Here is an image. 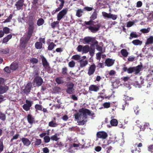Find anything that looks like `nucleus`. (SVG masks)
Instances as JSON below:
<instances>
[{"label": "nucleus", "mask_w": 153, "mask_h": 153, "mask_svg": "<svg viewBox=\"0 0 153 153\" xmlns=\"http://www.w3.org/2000/svg\"><path fill=\"white\" fill-rule=\"evenodd\" d=\"M97 13L95 11L90 17V20L88 21H85L84 26L88 28L91 32L95 33L98 31L101 27L100 24L94 25V22L93 20L97 18Z\"/></svg>", "instance_id": "f257e3e1"}, {"label": "nucleus", "mask_w": 153, "mask_h": 153, "mask_svg": "<svg viewBox=\"0 0 153 153\" xmlns=\"http://www.w3.org/2000/svg\"><path fill=\"white\" fill-rule=\"evenodd\" d=\"M84 108H82L79 110V112L76 113L74 115L75 119L77 120V123L79 125H83L86 122L85 120L87 119V117L84 114Z\"/></svg>", "instance_id": "f03ea898"}, {"label": "nucleus", "mask_w": 153, "mask_h": 153, "mask_svg": "<svg viewBox=\"0 0 153 153\" xmlns=\"http://www.w3.org/2000/svg\"><path fill=\"white\" fill-rule=\"evenodd\" d=\"M143 66L142 65H138L137 66L130 67L128 68L124 65V67L122 69V71L123 72H127L128 74H131L134 72V74L136 75L140 72Z\"/></svg>", "instance_id": "7ed1b4c3"}, {"label": "nucleus", "mask_w": 153, "mask_h": 153, "mask_svg": "<svg viewBox=\"0 0 153 153\" xmlns=\"http://www.w3.org/2000/svg\"><path fill=\"white\" fill-rule=\"evenodd\" d=\"M34 20L33 16H30L28 20V27L27 28L28 31L27 34L32 36L35 29Z\"/></svg>", "instance_id": "20e7f679"}, {"label": "nucleus", "mask_w": 153, "mask_h": 153, "mask_svg": "<svg viewBox=\"0 0 153 153\" xmlns=\"http://www.w3.org/2000/svg\"><path fill=\"white\" fill-rule=\"evenodd\" d=\"M32 36L27 34L25 36L21 38L20 40V46L23 49H25L26 47L27 44Z\"/></svg>", "instance_id": "39448f33"}, {"label": "nucleus", "mask_w": 153, "mask_h": 153, "mask_svg": "<svg viewBox=\"0 0 153 153\" xmlns=\"http://www.w3.org/2000/svg\"><path fill=\"white\" fill-rule=\"evenodd\" d=\"M5 80L3 78L0 77V94H2L6 93L8 90V86L4 85L2 86V85L4 84Z\"/></svg>", "instance_id": "423d86ee"}, {"label": "nucleus", "mask_w": 153, "mask_h": 153, "mask_svg": "<svg viewBox=\"0 0 153 153\" xmlns=\"http://www.w3.org/2000/svg\"><path fill=\"white\" fill-rule=\"evenodd\" d=\"M84 42L86 44H89L90 42L92 44H91V46H94L96 44H97L98 43V42L93 37L90 36H86L83 39Z\"/></svg>", "instance_id": "0eeeda50"}, {"label": "nucleus", "mask_w": 153, "mask_h": 153, "mask_svg": "<svg viewBox=\"0 0 153 153\" xmlns=\"http://www.w3.org/2000/svg\"><path fill=\"white\" fill-rule=\"evenodd\" d=\"M42 65L45 70L49 72L51 71V68L49 63L48 62L46 58L43 56L41 57Z\"/></svg>", "instance_id": "6e6552de"}, {"label": "nucleus", "mask_w": 153, "mask_h": 153, "mask_svg": "<svg viewBox=\"0 0 153 153\" xmlns=\"http://www.w3.org/2000/svg\"><path fill=\"white\" fill-rule=\"evenodd\" d=\"M66 86V93L69 94H73L75 90L74 88V84L72 82H70L67 84Z\"/></svg>", "instance_id": "1a4fd4ad"}, {"label": "nucleus", "mask_w": 153, "mask_h": 153, "mask_svg": "<svg viewBox=\"0 0 153 153\" xmlns=\"http://www.w3.org/2000/svg\"><path fill=\"white\" fill-rule=\"evenodd\" d=\"M39 42H36L35 44V47L37 49H40L42 48V44L45 43V39L40 37L39 38Z\"/></svg>", "instance_id": "9d476101"}, {"label": "nucleus", "mask_w": 153, "mask_h": 153, "mask_svg": "<svg viewBox=\"0 0 153 153\" xmlns=\"http://www.w3.org/2000/svg\"><path fill=\"white\" fill-rule=\"evenodd\" d=\"M68 9L67 8L63 9L57 15V20L60 21L67 13Z\"/></svg>", "instance_id": "9b49d317"}, {"label": "nucleus", "mask_w": 153, "mask_h": 153, "mask_svg": "<svg viewBox=\"0 0 153 153\" xmlns=\"http://www.w3.org/2000/svg\"><path fill=\"white\" fill-rule=\"evenodd\" d=\"M26 104H24L22 106L23 109L26 111L30 110V107H31L33 104V101L28 100H26Z\"/></svg>", "instance_id": "f8f14e48"}, {"label": "nucleus", "mask_w": 153, "mask_h": 153, "mask_svg": "<svg viewBox=\"0 0 153 153\" xmlns=\"http://www.w3.org/2000/svg\"><path fill=\"white\" fill-rule=\"evenodd\" d=\"M96 136L98 138L105 139L107 137L108 135L105 132L101 131L97 132Z\"/></svg>", "instance_id": "ddd939ff"}, {"label": "nucleus", "mask_w": 153, "mask_h": 153, "mask_svg": "<svg viewBox=\"0 0 153 153\" xmlns=\"http://www.w3.org/2000/svg\"><path fill=\"white\" fill-rule=\"evenodd\" d=\"M32 87V84L31 82L27 83L25 89L23 90L24 93L27 95L30 92V90Z\"/></svg>", "instance_id": "4468645a"}, {"label": "nucleus", "mask_w": 153, "mask_h": 153, "mask_svg": "<svg viewBox=\"0 0 153 153\" xmlns=\"http://www.w3.org/2000/svg\"><path fill=\"white\" fill-rule=\"evenodd\" d=\"M24 0H18L16 2L15 4L16 7V9L18 10L23 9V7L24 4Z\"/></svg>", "instance_id": "2eb2a0df"}, {"label": "nucleus", "mask_w": 153, "mask_h": 153, "mask_svg": "<svg viewBox=\"0 0 153 153\" xmlns=\"http://www.w3.org/2000/svg\"><path fill=\"white\" fill-rule=\"evenodd\" d=\"M33 82L36 83L37 86H39L42 84L43 83V80L41 77L37 76L34 78Z\"/></svg>", "instance_id": "dca6fc26"}, {"label": "nucleus", "mask_w": 153, "mask_h": 153, "mask_svg": "<svg viewBox=\"0 0 153 153\" xmlns=\"http://www.w3.org/2000/svg\"><path fill=\"white\" fill-rule=\"evenodd\" d=\"M96 69V66L94 64L91 65L88 68V74L89 76L93 74L95 71Z\"/></svg>", "instance_id": "f3484780"}, {"label": "nucleus", "mask_w": 153, "mask_h": 153, "mask_svg": "<svg viewBox=\"0 0 153 153\" xmlns=\"http://www.w3.org/2000/svg\"><path fill=\"white\" fill-rule=\"evenodd\" d=\"M27 119L28 123L31 125L35 123V118L30 114L27 115Z\"/></svg>", "instance_id": "a211bd4d"}, {"label": "nucleus", "mask_w": 153, "mask_h": 153, "mask_svg": "<svg viewBox=\"0 0 153 153\" xmlns=\"http://www.w3.org/2000/svg\"><path fill=\"white\" fill-rule=\"evenodd\" d=\"M100 86L96 85H91L89 87V90L90 91L97 92L100 89Z\"/></svg>", "instance_id": "6ab92c4d"}, {"label": "nucleus", "mask_w": 153, "mask_h": 153, "mask_svg": "<svg viewBox=\"0 0 153 153\" xmlns=\"http://www.w3.org/2000/svg\"><path fill=\"white\" fill-rule=\"evenodd\" d=\"M24 145L28 146L30 144L31 142L27 138L22 137L21 139Z\"/></svg>", "instance_id": "aec40b11"}, {"label": "nucleus", "mask_w": 153, "mask_h": 153, "mask_svg": "<svg viewBox=\"0 0 153 153\" xmlns=\"http://www.w3.org/2000/svg\"><path fill=\"white\" fill-rule=\"evenodd\" d=\"M50 20H52V22L51 24V26L53 29L55 28L59 27V21H56L53 22V19H51Z\"/></svg>", "instance_id": "412c9836"}, {"label": "nucleus", "mask_w": 153, "mask_h": 153, "mask_svg": "<svg viewBox=\"0 0 153 153\" xmlns=\"http://www.w3.org/2000/svg\"><path fill=\"white\" fill-rule=\"evenodd\" d=\"M114 61L111 59L108 58L105 60V63L107 66L110 67L114 64Z\"/></svg>", "instance_id": "4be33fe9"}, {"label": "nucleus", "mask_w": 153, "mask_h": 153, "mask_svg": "<svg viewBox=\"0 0 153 153\" xmlns=\"http://www.w3.org/2000/svg\"><path fill=\"white\" fill-rule=\"evenodd\" d=\"M79 62L80 63V67L81 68H83L85 67L88 63L87 60H84L82 59L80 60Z\"/></svg>", "instance_id": "5701e85b"}, {"label": "nucleus", "mask_w": 153, "mask_h": 153, "mask_svg": "<svg viewBox=\"0 0 153 153\" xmlns=\"http://www.w3.org/2000/svg\"><path fill=\"white\" fill-rule=\"evenodd\" d=\"M59 133H55L51 137V140L53 141H57L60 139V137H59Z\"/></svg>", "instance_id": "b1692460"}, {"label": "nucleus", "mask_w": 153, "mask_h": 153, "mask_svg": "<svg viewBox=\"0 0 153 153\" xmlns=\"http://www.w3.org/2000/svg\"><path fill=\"white\" fill-rule=\"evenodd\" d=\"M153 43V36H150L147 39L145 46L152 45Z\"/></svg>", "instance_id": "393cba45"}, {"label": "nucleus", "mask_w": 153, "mask_h": 153, "mask_svg": "<svg viewBox=\"0 0 153 153\" xmlns=\"http://www.w3.org/2000/svg\"><path fill=\"white\" fill-rule=\"evenodd\" d=\"M85 111L84 112V114H85L87 116V115L91 116H92L94 115V113L92 112L89 109L84 108Z\"/></svg>", "instance_id": "a878e982"}, {"label": "nucleus", "mask_w": 153, "mask_h": 153, "mask_svg": "<svg viewBox=\"0 0 153 153\" xmlns=\"http://www.w3.org/2000/svg\"><path fill=\"white\" fill-rule=\"evenodd\" d=\"M12 36L10 34L7 35L6 37L4 38L2 40L3 43H6L12 38Z\"/></svg>", "instance_id": "bb28decb"}, {"label": "nucleus", "mask_w": 153, "mask_h": 153, "mask_svg": "<svg viewBox=\"0 0 153 153\" xmlns=\"http://www.w3.org/2000/svg\"><path fill=\"white\" fill-rule=\"evenodd\" d=\"M55 81L58 84H63L65 82L62 79V77H59L56 78Z\"/></svg>", "instance_id": "cd10ccee"}, {"label": "nucleus", "mask_w": 153, "mask_h": 153, "mask_svg": "<svg viewBox=\"0 0 153 153\" xmlns=\"http://www.w3.org/2000/svg\"><path fill=\"white\" fill-rule=\"evenodd\" d=\"M90 49V47L88 45L83 46L82 52L83 53H87L89 51Z\"/></svg>", "instance_id": "c85d7f7f"}, {"label": "nucleus", "mask_w": 153, "mask_h": 153, "mask_svg": "<svg viewBox=\"0 0 153 153\" xmlns=\"http://www.w3.org/2000/svg\"><path fill=\"white\" fill-rule=\"evenodd\" d=\"M120 53L124 57H127L128 54V52L126 49H123L120 51Z\"/></svg>", "instance_id": "c756f323"}, {"label": "nucleus", "mask_w": 153, "mask_h": 153, "mask_svg": "<svg viewBox=\"0 0 153 153\" xmlns=\"http://www.w3.org/2000/svg\"><path fill=\"white\" fill-rule=\"evenodd\" d=\"M9 51L10 50L8 48L5 49H1L0 50V53L1 54H7L9 53Z\"/></svg>", "instance_id": "7c9ffc66"}, {"label": "nucleus", "mask_w": 153, "mask_h": 153, "mask_svg": "<svg viewBox=\"0 0 153 153\" xmlns=\"http://www.w3.org/2000/svg\"><path fill=\"white\" fill-rule=\"evenodd\" d=\"M58 125V124L56 121H51L49 122L48 123V126L50 127H55L57 126Z\"/></svg>", "instance_id": "2f4dec72"}, {"label": "nucleus", "mask_w": 153, "mask_h": 153, "mask_svg": "<svg viewBox=\"0 0 153 153\" xmlns=\"http://www.w3.org/2000/svg\"><path fill=\"white\" fill-rule=\"evenodd\" d=\"M132 43L134 45H141L142 42V41H141L139 39H135L133 40L132 42Z\"/></svg>", "instance_id": "473e14b6"}, {"label": "nucleus", "mask_w": 153, "mask_h": 153, "mask_svg": "<svg viewBox=\"0 0 153 153\" xmlns=\"http://www.w3.org/2000/svg\"><path fill=\"white\" fill-rule=\"evenodd\" d=\"M45 22L43 19L42 18L39 19L37 21V25L38 26L42 25Z\"/></svg>", "instance_id": "72a5a7b5"}, {"label": "nucleus", "mask_w": 153, "mask_h": 153, "mask_svg": "<svg viewBox=\"0 0 153 153\" xmlns=\"http://www.w3.org/2000/svg\"><path fill=\"white\" fill-rule=\"evenodd\" d=\"M150 27H148L147 28L142 29L140 30V31L143 33H147L150 31Z\"/></svg>", "instance_id": "f704fd0d"}, {"label": "nucleus", "mask_w": 153, "mask_h": 153, "mask_svg": "<svg viewBox=\"0 0 153 153\" xmlns=\"http://www.w3.org/2000/svg\"><path fill=\"white\" fill-rule=\"evenodd\" d=\"M56 46V45L53 42H51L49 45L48 49L49 51L53 50L54 47Z\"/></svg>", "instance_id": "c9c22d12"}, {"label": "nucleus", "mask_w": 153, "mask_h": 153, "mask_svg": "<svg viewBox=\"0 0 153 153\" xmlns=\"http://www.w3.org/2000/svg\"><path fill=\"white\" fill-rule=\"evenodd\" d=\"M110 123L113 126H116L118 124V121L116 119H113L110 121Z\"/></svg>", "instance_id": "e433bc0d"}, {"label": "nucleus", "mask_w": 153, "mask_h": 153, "mask_svg": "<svg viewBox=\"0 0 153 153\" xmlns=\"http://www.w3.org/2000/svg\"><path fill=\"white\" fill-rule=\"evenodd\" d=\"M83 13L82 10L81 9H78L76 11V16L78 17H80L82 16Z\"/></svg>", "instance_id": "4c0bfd02"}, {"label": "nucleus", "mask_w": 153, "mask_h": 153, "mask_svg": "<svg viewBox=\"0 0 153 153\" xmlns=\"http://www.w3.org/2000/svg\"><path fill=\"white\" fill-rule=\"evenodd\" d=\"M18 68V64L16 63H13L10 66V69L13 70H15L17 69Z\"/></svg>", "instance_id": "58836bf2"}, {"label": "nucleus", "mask_w": 153, "mask_h": 153, "mask_svg": "<svg viewBox=\"0 0 153 153\" xmlns=\"http://www.w3.org/2000/svg\"><path fill=\"white\" fill-rule=\"evenodd\" d=\"M42 143V140L40 139H36L34 142L35 146H38L40 145Z\"/></svg>", "instance_id": "ea45409f"}, {"label": "nucleus", "mask_w": 153, "mask_h": 153, "mask_svg": "<svg viewBox=\"0 0 153 153\" xmlns=\"http://www.w3.org/2000/svg\"><path fill=\"white\" fill-rule=\"evenodd\" d=\"M30 62L33 64L37 63L38 62V60L37 59L35 58H32L30 59Z\"/></svg>", "instance_id": "a19ab883"}, {"label": "nucleus", "mask_w": 153, "mask_h": 153, "mask_svg": "<svg viewBox=\"0 0 153 153\" xmlns=\"http://www.w3.org/2000/svg\"><path fill=\"white\" fill-rule=\"evenodd\" d=\"M138 36L137 34L134 33V32H132L130 34V37L129 38L130 39H131L132 38H137Z\"/></svg>", "instance_id": "79ce46f5"}, {"label": "nucleus", "mask_w": 153, "mask_h": 153, "mask_svg": "<svg viewBox=\"0 0 153 153\" xmlns=\"http://www.w3.org/2000/svg\"><path fill=\"white\" fill-rule=\"evenodd\" d=\"M3 31L4 34H8L9 33L10 29L7 27H5L3 28Z\"/></svg>", "instance_id": "37998d69"}, {"label": "nucleus", "mask_w": 153, "mask_h": 153, "mask_svg": "<svg viewBox=\"0 0 153 153\" xmlns=\"http://www.w3.org/2000/svg\"><path fill=\"white\" fill-rule=\"evenodd\" d=\"M4 145L3 141L1 139L0 140V153L3 151L4 149Z\"/></svg>", "instance_id": "c03bdc74"}, {"label": "nucleus", "mask_w": 153, "mask_h": 153, "mask_svg": "<svg viewBox=\"0 0 153 153\" xmlns=\"http://www.w3.org/2000/svg\"><path fill=\"white\" fill-rule=\"evenodd\" d=\"M35 108L36 110L42 111V106L41 105L37 104L35 105Z\"/></svg>", "instance_id": "a18cd8bd"}, {"label": "nucleus", "mask_w": 153, "mask_h": 153, "mask_svg": "<svg viewBox=\"0 0 153 153\" xmlns=\"http://www.w3.org/2000/svg\"><path fill=\"white\" fill-rule=\"evenodd\" d=\"M51 140V137L48 136H46L44 137V141L45 143H48Z\"/></svg>", "instance_id": "49530a36"}, {"label": "nucleus", "mask_w": 153, "mask_h": 153, "mask_svg": "<svg viewBox=\"0 0 153 153\" xmlns=\"http://www.w3.org/2000/svg\"><path fill=\"white\" fill-rule=\"evenodd\" d=\"M71 59L75 60H78L80 59V56L78 54L74 55L72 56Z\"/></svg>", "instance_id": "de8ad7c7"}, {"label": "nucleus", "mask_w": 153, "mask_h": 153, "mask_svg": "<svg viewBox=\"0 0 153 153\" xmlns=\"http://www.w3.org/2000/svg\"><path fill=\"white\" fill-rule=\"evenodd\" d=\"M0 119L3 121H5L6 120L5 115L4 114L1 112L0 113Z\"/></svg>", "instance_id": "09e8293b"}, {"label": "nucleus", "mask_w": 153, "mask_h": 153, "mask_svg": "<svg viewBox=\"0 0 153 153\" xmlns=\"http://www.w3.org/2000/svg\"><path fill=\"white\" fill-rule=\"evenodd\" d=\"M111 103L110 102H105L103 104V106L105 108H108L110 106Z\"/></svg>", "instance_id": "8fccbe9b"}, {"label": "nucleus", "mask_w": 153, "mask_h": 153, "mask_svg": "<svg viewBox=\"0 0 153 153\" xmlns=\"http://www.w3.org/2000/svg\"><path fill=\"white\" fill-rule=\"evenodd\" d=\"M102 14L103 16L105 17L108 18H109L110 17L111 13H108L105 12H102Z\"/></svg>", "instance_id": "3c124183"}, {"label": "nucleus", "mask_w": 153, "mask_h": 153, "mask_svg": "<svg viewBox=\"0 0 153 153\" xmlns=\"http://www.w3.org/2000/svg\"><path fill=\"white\" fill-rule=\"evenodd\" d=\"M75 63L74 61L72 60L68 63V65L71 68H73L74 67Z\"/></svg>", "instance_id": "603ef678"}, {"label": "nucleus", "mask_w": 153, "mask_h": 153, "mask_svg": "<svg viewBox=\"0 0 153 153\" xmlns=\"http://www.w3.org/2000/svg\"><path fill=\"white\" fill-rule=\"evenodd\" d=\"M13 16V15L12 14H10L9 16L8 17V18L5 19L4 22H10L11 20V19L12 17Z\"/></svg>", "instance_id": "864d4df0"}, {"label": "nucleus", "mask_w": 153, "mask_h": 153, "mask_svg": "<svg viewBox=\"0 0 153 153\" xmlns=\"http://www.w3.org/2000/svg\"><path fill=\"white\" fill-rule=\"evenodd\" d=\"M83 46L81 45H79L76 48L77 50L79 52H82Z\"/></svg>", "instance_id": "5fc2aeb1"}, {"label": "nucleus", "mask_w": 153, "mask_h": 153, "mask_svg": "<svg viewBox=\"0 0 153 153\" xmlns=\"http://www.w3.org/2000/svg\"><path fill=\"white\" fill-rule=\"evenodd\" d=\"M67 68L66 67H64L62 69V73L63 75L67 74Z\"/></svg>", "instance_id": "6e6d98bb"}, {"label": "nucleus", "mask_w": 153, "mask_h": 153, "mask_svg": "<svg viewBox=\"0 0 153 153\" xmlns=\"http://www.w3.org/2000/svg\"><path fill=\"white\" fill-rule=\"evenodd\" d=\"M109 18H111L113 20H116L117 18V15L111 13Z\"/></svg>", "instance_id": "4d7b16f0"}, {"label": "nucleus", "mask_w": 153, "mask_h": 153, "mask_svg": "<svg viewBox=\"0 0 153 153\" xmlns=\"http://www.w3.org/2000/svg\"><path fill=\"white\" fill-rule=\"evenodd\" d=\"M98 44H97L95 45L97 50L99 51L102 52V47L101 46H99Z\"/></svg>", "instance_id": "13d9d810"}, {"label": "nucleus", "mask_w": 153, "mask_h": 153, "mask_svg": "<svg viewBox=\"0 0 153 153\" xmlns=\"http://www.w3.org/2000/svg\"><path fill=\"white\" fill-rule=\"evenodd\" d=\"M19 134H16L11 139V141H12L13 140L15 139H18L19 136Z\"/></svg>", "instance_id": "bf43d9fd"}, {"label": "nucleus", "mask_w": 153, "mask_h": 153, "mask_svg": "<svg viewBox=\"0 0 153 153\" xmlns=\"http://www.w3.org/2000/svg\"><path fill=\"white\" fill-rule=\"evenodd\" d=\"M149 151L151 152V153H153V145L149 146L148 149Z\"/></svg>", "instance_id": "052dcab7"}, {"label": "nucleus", "mask_w": 153, "mask_h": 153, "mask_svg": "<svg viewBox=\"0 0 153 153\" xmlns=\"http://www.w3.org/2000/svg\"><path fill=\"white\" fill-rule=\"evenodd\" d=\"M149 151L151 152V153H153V145L149 146L148 149Z\"/></svg>", "instance_id": "680f3d73"}, {"label": "nucleus", "mask_w": 153, "mask_h": 153, "mask_svg": "<svg viewBox=\"0 0 153 153\" xmlns=\"http://www.w3.org/2000/svg\"><path fill=\"white\" fill-rule=\"evenodd\" d=\"M134 22L130 21L128 22L126 26L128 27H129L132 26L134 25Z\"/></svg>", "instance_id": "e2e57ef3"}, {"label": "nucleus", "mask_w": 153, "mask_h": 153, "mask_svg": "<svg viewBox=\"0 0 153 153\" xmlns=\"http://www.w3.org/2000/svg\"><path fill=\"white\" fill-rule=\"evenodd\" d=\"M84 9L85 10H86L87 11H91L93 10V8L92 7H84Z\"/></svg>", "instance_id": "0e129e2a"}, {"label": "nucleus", "mask_w": 153, "mask_h": 153, "mask_svg": "<svg viewBox=\"0 0 153 153\" xmlns=\"http://www.w3.org/2000/svg\"><path fill=\"white\" fill-rule=\"evenodd\" d=\"M4 70L8 73H10V71L8 67H5L4 69Z\"/></svg>", "instance_id": "69168bd1"}, {"label": "nucleus", "mask_w": 153, "mask_h": 153, "mask_svg": "<svg viewBox=\"0 0 153 153\" xmlns=\"http://www.w3.org/2000/svg\"><path fill=\"white\" fill-rule=\"evenodd\" d=\"M142 5V3L141 1H138L137 3L136 6L137 7H140Z\"/></svg>", "instance_id": "338daca9"}, {"label": "nucleus", "mask_w": 153, "mask_h": 153, "mask_svg": "<svg viewBox=\"0 0 153 153\" xmlns=\"http://www.w3.org/2000/svg\"><path fill=\"white\" fill-rule=\"evenodd\" d=\"M101 149L102 148L100 146H97L95 148V150L97 152H99L101 150Z\"/></svg>", "instance_id": "774afa93"}]
</instances>
